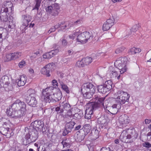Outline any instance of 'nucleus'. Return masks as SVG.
Returning <instances> with one entry per match:
<instances>
[{
    "label": "nucleus",
    "mask_w": 151,
    "mask_h": 151,
    "mask_svg": "<svg viewBox=\"0 0 151 151\" xmlns=\"http://www.w3.org/2000/svg\"><path fill=\"white\" fill-rule=\"evenodd\" d=\"M70 132L71 131L70 130L65 128V129L64 130L63 133V136H65L66 134Z\"/></svg>",
    "instance_id": "obj_59"
},
{
    "label": "nucleus",
    "mask_w": 151,
    "mask_h": 151,
    "mask_svg": "<svg viewBox=\"0 0 151 151\" xmlns=\"http://www.w3.org/2000/svg\"><path fill=\"white\" fill-rule=\"evenodd\" d=\"M98 105H89L88 104L86 106L85 110V118L87 119H90L91 118V116L93 114L94 110L97 109Z\"/></svg>",
    "instance_id": "obj_11"
},
{
    "label": "nucleus",
    "mask_w": 151,
    "mask_h": 151,
    "mask_svg": "<svg viewBox=\"0 0 151 151\" xmlns=\"http://www.w3.org/2000/svg\"><path fill=\"white\" fill-rule=\"evenodd\" d=\"M142 145L143 147L150 148L151 147V144L148 142H145L142 144Z\"/></svg>",
    "instance_id": "obj_52"
},
{
    "label": "nucleus",
    "mask_w": 151,
    "mask_h": 151,
    "mask_svg": "<svg viewBox=\"0 0 151 151\" xmlns=\"http://www.w3.org/2000/svg\"><path fill=\"white\" fill-rule=\"evenodd\" d=\"M86 135L83 133H81L80 131L77 132L75 134L74 137L77 142H81L84 138Z\"/></svg>",
    "instance_id": "obj_19"
},
{
    "label": "nucleus",
    "mask_w": 151,
    "mask_h": 151,
    "mask_svg": "<svg viewBox=\"0 0 151 151\" xmlns=\"http://www.w3.org/2000/svg\"><path fill=\"white\" fill-rule=\"evenodd\" d=\"M29 24L28 23H25L23 22V23L22 25L20 27V29L22 31H23L22 32H24L25 30L27 29V27L28 26Z\"/></svg>",
    "instance_id": "obj_42"
},
{
    "label": "nucleus",
    "mask_w": 151,
    "mask_h": 151,
    "mask_svg": "<svg viewBox=\"0 0 151 151\" xmlns=\"http://www.w3.org/2000/svg\"><path fill=\"white\" fill-rule=\"evenodd\" d=\"M71 139L69 138L64 139L62 141L61 144L63 145V148L66 149L65 150L62 151H73L70 149L66 150L67 148L70 147L71 144Z\"/></svg>",
    "instance_id": "obj_17"
},
{
    "label": "nucleus",
    "mask_w": 151,
    "mask_h": 151,
    "mask_svg": "<svg viewBox=\"0 0 151 151\" xmlns=\"http://www.w3.org/2000/svg\"><path fill=\"white\" fill-rule=\"evenodd\" d=\"M116 16H112V17L107 19L103 24L102 29L104 31L109 30L114 24Z\"/></svg>",
    "instance_id": "obj_13"
},
{
    "label": "nucleus",
    "mask_w": 151,
    "mask_h": 151,
    "mask_svg": "<svg viewBox=\"0 0 151 151\" xmlns=\"http://www.w3.org/2000/svg\"><path fill=\"white\" fill-rule=\"evenodd\" d=\"M75 124L76 123L73 121L69 122L65 124V128L71 131Z\"/></svg>",
    "instance_id": "obj_25"
},
{
    "label": "nucleus",
    "mask_w": 151,
    "mask_h": 151,
    "mask_svg": "<svg viewBox=\"0 0 151 151\" xmlns=\"http://www.w3.org/2000/svg\"><path fill=\"white\" fill-rule=\"evenodd\" d=\"M91 126L89 124H86L84 125L83 126V131L84 134L87 135L88 133H89L91 129Z\"/></svg>",
    "instance_id": "obj_26"
},
{
    "label": "nucleus",
    "mask_w": 151,
    "mask_h": 151,
    "mask_svg": "<svg viewBox=\"0 0 151 151\" xmlns=\"http://www.w3.org/2000/svg\"><path fill=\"white\" fill-rule=\"evenodd\" d=\"M37 151H47V150L43 146H39V148L37 149Z\"/></svg>",
    "instance_id": "obj_54"
},
{
    "label": "nucleus",
    "mask_w": 151,
    "mask_h": 151,
    "mask_svg": "<svg viewBox=\"0 0 151 151\" xmlns=\"http://www.w3.org/2000/svg\"><path fill=\"white\" fill-rule=\"evenodd\" d=\"M7 35V32L6 30L0 27V42L6 38Z\"/></svg>",
    "instance_id": "obj_22"
},
{
    "label": "nucleus",
    "mask_w": 151,
    "mask_h": 151,
    "mask_svg": "<svg viewBox=\"0 0 151 151\" xmlns=\"http://www.w3.org/2000/svg\"><path fill=\"white\" fill-rule=\"evenodd\" d=\"M52 53H52L50 51L49 52L45 53L43 55V57L45 59L50 58L53 56Z\"/></svg>",
    "instance_id": "obj_38"
},
{
    "label": "nucleus",
    "mask_w": 151,
    "mask_h": 151,
    "mask_svg": "<svg viewBox=\"0 0 151 151\" xmlns=\"http://www.w3.org/2000/svg\"><path fill=\"white\" fill-rule=\"evenodd\" d=\"M81 91L86 92V91L91 92V93H95L96 91V87L91 83H84L82 86Z\"/></svg>",
    "instance_id": "obj_12"
},
{
    "label": "nucleus",
    "mask_w": 151,
    "mask_h": 151,
    "mask_svg": "<svg viewBox=\"0 0 151 151\" xmlns=\"http://www.w3.org/2000/svg\"><path fill=\"white\" fill-rule=\"evenodd\" d=\"M125 48L123 47H121L117 48L115 51V53L116 54H118L120 52H123Z\"/></svg>",
    "instance_id": "obj_45"
},
{
    "label": "nucleus",
    "mask_w": 151,
    "mask_h": 151,
    "mask_svg": "<svg viewBox=\"0 0 151 151\" xmlns=\"http://www.w3.org/2000/svg\"><path fill=\"white\" fill-rule=\"evenodd\" d=\"M54 90L53 86H50L43 89L42 98L46 102H55L54 97H52V95Z\"/></svg>",
    "instance_id": "obj_4"
},
{
    "label": "nucleus",
    "mask_w": 151,
    "mask_h": 151,
    "mask_svg": "<svg viewBox=\"0 0 151 151\" xmlns=\"http://www.w3.org/2000/svg\"><path fill=\"white\" fill-rule=\"evenodd\" d=\"M8 11L7 9L2 8L0 13V18L1 20L4 22L7 21L8 19Z\"/></svg>",
    "instance_id": "obj_16"
},
{
    "label": "nucleus",
    "mask_w": 151,
    "mask_h": 151,
    "mask_svg": "<svg viewBox=\"0 0 151 151\" xmlns=\"http://www.w3.org/2000/svg\"><path fill=\"white\" fill-rule=\"evenodd\" d=\"M84 64L86 65H87L91 63L92 61V59L90 57H86L83 59Z\"/></svg>",
    "instance_id": "obj_33"
},
{
    "label": "nucleus",
    "mask_w": 151,
    "mask_h": 151,
    "mask_svg": "<svg viewBox=\"0 0 151 151\" xmlns=\"http://www.w3.org/2000/svg\"><path fill=\"white\" fill-rule=\"evenodd\" d=\"M138 29V27L137 25L134 26L132 29V31L135 32Z\"/></svg>",
    "instance_id": "obj_63"
},
{
    "label": "nucleus",
    "mask_w": 151,
    "mask_h": 151,
    "mask_svg": "<svg viewBox=\"0 0 151 151\" xmlns=\"http://www.w3.org/2000/svg\"><path fill=\"white\" fill-rule=\"evenodd\" d=\"M53 94L55 97V99H54L55 102L60 100L62 96V93L59 90H58L56 93H53Z\"/></svg>",
    "instance_id": "obj_23"
},
{
    "label": "nucleus",
    "mask_w": 151,
    "mask_h": 151,
    "mask_svg": "<svg viewBox=\"0 0 151 151\" xmlns=\"http://www.w3.org/2000/svg\"><path fill=\"white\" fill-rule=\"evenodd\" d=\"M106 122V120L104 117H100L98 119V124L103 125Z\"/></svg>",
    "instance_id": "obj_40"
},
{
    "label": "nucleus",
    "mask_w": 151,
    "mask_h": 151,
    "mask_svg": "<svg viewBox=\"0 0 151 151\" xmlns=\"http://www.w3.org/2000/svg\"><path fill=\"white\" fill-rule=\"evenodd\" d=\"M117 97L116 98V101L121 106L126 102L128 101L130 96L127 92L119 90L117 92Z\"/></svg>",
    "instance_id": "obj_5"
},
{
    "label": "nucleus",
    "mask_w": 151,
    "mask_h": 151,
    "mask_svg": "<svg viewBox=\"0 0 151 151\" xmlns=\"http://www.w3.org/2000/svg\"><path fill=\"white\" fill-rule=\"evenodd\" d=\"M16 83H17V85L19 87L23 86L25 84L24 83L21 81L19 79H18L16 80Z\"/></svg>",
    "instance_id": "obj_47"
},
{
    "label": "nucleus",
    "mask_w": 151,
    "mask_h": 151,
    "mask_svg": "<svg viewBox=\"0 0 151 151\" xmlns=\"http://www.w3.org/2000/svg\"><path fill=\"white\" fill-rule=\"evenodd\" d=\"M68 43V42L67 40L65 39H63L62 40V45L64 46H66Z\"/></svg>",
    "instance_id": "obj_62"
},
{
    "label": "nucleus",
    "mask_w": 151,
    "mask_h": 151,
    "mask_svg": "<svg viewBox=\"0 0 151 151\" xmlns=\"http://www.w3.org/2000/svg\"><path fill=\"white\" fill-rule=\"evenodd\" d=\"M31 125L35 130H33L31 132L29 131L28 134L26 135L23 140V144L25 145H27L36 141L38 138V132L37 130H38L40 128L44 126V124L41 120L35 121L31 123Z\"/></svg>",
    "instance_id": "obj_2"
},
{
    "label": "nucleus",
    "mask_w": 151,
    "mask_h": 151,
    "mask_svg": "<svg viewBox=\"0 0 151 151\" xmlns=\"http://www.w3.org/2000/svg\"><path fill=\"white\" fill-rule=\"evenodd\" d=\"M64 22H62L60 24L59 23H58L54 27H55L56 29H58L59 27H60V28L61 29V27H62V25H64Z\"/></svg>",
    "instance_id": "obj_56"
},
{
    "label": "nucleus",
    "mask_w": 151,
    "mask_h": 151,
    "mask_svg": "<svg viewBox=\"0 0 151 151\" xmlns=\"http://www.w3.org/2000/svg\"><path fill=\"white\" fill-rule=\"evenodd\" d=\"M12 60H15L20 58L22 55V53L20 52H15L12 53Z\"/></svg>",
    "instance_id": "obj_31"
},
{
    "label": "nucleus",
    "mask_w": 151,
    "mask_h": 151,
    "mask_svg": "<svg viewBox=\"0 0 151 151\" xmlns=\"http://www.w3.org/2000/svg\"><path fill=\"white\" fill-rule=\"evenodd\" d=\"M128 59L126 57H121L118 58L114 63V65L118 69H122L126 66Z\"/></svg>",
    "instance_id": "obj_10"
},
{
    "label": "nucleus",
    "mask_w": 151,
    "mask_h": 151,
    "mask_svg": "<svg viewBox=\"0 0 151 151\" xmlns=\"http://www.w3.org/2000/svg\"><path fill=\"white\" fill-rule=\"evenodd\" d=\"M12 6V4L10 1H7L4 2V3L3 5L2 8H3L5 9H7L8 11V8H11Z\"/></svg>",
    "instance_id": "obj_30"
},
{
    "label": "nucleus",
    "mask_w": 151,
    "mask_h": 151,
    "mask_svg": "<svg viewBox=\"0 0 151 151\" xmlns=\"http://www.w3.org/2000/svg\"><path fill=\"white\" fill-rule=\"evenodd\" d=\"M19 79L21 81H22V82H24V83L25 84L27 81V78L25 75H23L21 76Z\"/></svg>",
    "instance_id": "obj_49"
},
{
    "label": "nucleus",
    "mask_w": 151,
    "mask_h": 151,
    "mask_svg": "<svg viewBox=\"0 0 151 151\" xmlns=\"http://www.w3.org/2000/svg\"><path fill=\"white\" fill-rule=\"evenodd\" d=\"M58 81L61 86L63 89L67 93H69V91L68 86L64 84L63 82L61 81L60 79H58Z\"/></svg>",
    "instance_id": "obj_27"
},
{
    "label": "nucleus",
    "mask_w": 151,
    "mask_h": 151,
    "mask_svg": "<svg viewBox=\"0 0 151 151\" xmlns=\"http://www.w3.org/2000/svg\"><path fill=\"white\" fill-rule=\"evenodd\" d=\"M71 109L70 105L65 101H63L60 103L59 106L55 108V111L59 113H62L64 112L65 113L67 112V114L66 115V117L71 118L72 114L71 113Z\"/></svg>",
    "instance_id": "obj_3"
},
{
    "label": "nucleus",
    "mask_w": 151,
    "mask_h": 151,
    "mask_svg": "<svg viewBox=\"0 0 151 151\" xmlns=\"http://www.w3.org/2000/svg\"><path fill=\"white\" fill-rule=\"evenodd\" d=\"M79 33L78 32V31H75L72 34H71V35H70L68 36L69 38L71 40H74V39L75 37L76 36H78V35H79Z\"/></svg>",
    "instance_id": "obj_41"
},
{
    "label": "nucleus",
    "mask_w": 151,
    "mask_h": 151,
    "mask_svg": "<svg viewBox=\"0 0 151 151\" xmlns=\"http://www.w3.org/2000/svg\"><path fill=\"white\" fill-rule=\"evenodd\" d=\"M93 37L89 32H84L78 35L76 41L82 44H85L87 42H91Z\"/></svg>",
    "instance_id": "obj_7"
},
{
    "label": "nucleus",
    "mask_w": 151,
    "mask_h": 151,
    "mask_svg": "<svg viewBox=\"0 0 151 151\" xmlns=\"http://www.w3.org/2000/svg\"><path fill=\"white\" fill-rule=\"evenodd\" d=\"M112 84L110 80L107 81L103 85L98 86L97 88V90L99 92L105 94L111 89Z\"/></svg>",
    "instance_id": "obj_8"
},
{
    "label": "nucleus",
    "mask_w": 151,
    "mask_h": 151,
    "mask_svg": "<svg viewBox=\"0 0 151 151\" xmlns=\"http://www.w3.org/2000/svg\"><path fill=\"white\" fill-rule=\"evenodd\" d=\"M120 138L122 140V142L126 143L130 142V141L129 139H131V135L130 134L128 135L127 136H123V135L121 134L120 136Z\"/></svg>",
    "instance_id": "obj_28"
},
{
    "label": "nucleus",
    "mask_w": 151,
    "mask_h": 151,
    "mask_svg": "<svg viewBox=\"0 0 151 151\" xmlns=\"http://www.w3.org/2000/svg\"><path fill=\"white\" fill-rule=\"evenodd\" d=\"M119 120L121 124L126 125L129 123V119L127 115H124L119 116Z\"/></svg>",
    "instance_id": "obj_20"
},
{
    "label": "nucleus",
    "mask_w": 151,
    "mask_h": 151,
    "mask_svg": "<svg viewBox=\"0 0 151 151\" xmlns=\"http://www.w3.org/2000/svg\"><path fill=\"white\" fill-rule=\"evenodd\" d=\"M56 30V29L54 27L51 28L48 31V33H51V32H54Z\"/></svg>",
    "instance_id": "obj_64"
},
{
    "label": "nucleus",
    "mask_w": 151,
    "mask_h": 151,
    "mask_svg": "<svg viewBox=\"0 0 151 151\" xmlns=\"http://www.w3.org/2000/svg\"><path fill=\"white\" fill-rule=\"evenodd\" d=\"M54 66L53 63H50L47 65L42 69L41 73L42 74L46 75L47 76L49 77L50 76L49 74L50 70Z\"/></svg>",
    "instance_id": "obj_14"
},
{
    "label": "nucleus",
    "mask_w": 151,
    "mask_h": 151,
    "mask_svg": "<svg viewBox=\"0 0 151 151\" xmlns=\"http://www.w3.org/2000/svg\"><path fill=\"white\" fill-rule=\"evenodd\" d=\"M12 53L6 54L5 57L4 58V61L6 62L9 61L11 60H12Z\"/></svg>",
    "instance_id": "obj_43"
},
{
    "label": "nucleus",
    "mask_w": 151,
    "mask_h": 151,
    "mask_svg": "<svg viewBox=\"0 0 151 151\" xmlns=\"http://www.w3.org/2000/svg\"><path fill=\"white\" fill-rule=\"evenodd\" d=\"M94 98L96 101L95 102H92L88 104L89 105H98L97 109L99 108H103L105 109L106 108H107V105H108V101L105 100V97H100L97 95H95L94 96Z\"/></svg>",
    "instance_id": "obj_6"
},
{
    "label": "nucleus",
    "mask_w": 151,
    "mask_h": 151,
    "mask_svg": "<svg viewBox=\"0 0 151 151\" xmlns=\"http://www.w3.org/2000/svg\"><path fill=\"white\" fill-rule=\"evenodd\" d=\"M54 10H58L59 12V9H60L59 4L57 3H55L52 5Z\"/></svg>",
    "instance_id": "obj_46"
},
{
    "label": "nucleus",
    "mask_w": 151,
    "mask_h": 151,
    "mask_svg": "<svg viewBox=\"0 0 151 151\" xmlns=\"http://www.w3.org/2000/svg\"><path fill=\"white\" fill-rule=\"evenodd\" d=\"M83 115L82 113L80 111H79L78 113H75L74 115L73 118L75 119H79L81 118Z\"/></svg>",
    "instance_id": "obj_39"
},
{
    "label": "nucleus",
    "mask_w": 151,
    "mask_h": 151,
    "mask_svg": "<svg viewBox=\"0 0 151 151\" xmlns=\"http://www.w3.org/2000/svg\"><path fill=\"white\" fill-rule=\"evenodd\" d=\"M39 51H37L36 52H35L32 54V55L31 56V58H36L37 55L39 54Z\"/></svg>",
    "instance_id": "obj_58"
},
{
    "label": "nucleus",
    "mask_w": 151,
    "mask_h": 151,
    "mask_svg": "<svg viewBox=\"0 0 151 151\" xmlns=\"http://www.w3.org/2000/svg\"><path fill=\"white\" fill-rule=\"evenodd\" d=\"M110 149L109 147L106 148L105 147H102L100 151H110Z\"/></svg>",
    "instance_id": "obj_60"
},
{
    "label": "nucleus",
    "mask_w": 151,
    "mask_h": 151,
    "mask_svg": "<svg viewBox=\"0 0 151 151\" xmlns=\"http://www.w3.org/2000/svg\"><path fill=\"white\" fill-rule=\"evenodd\" d=\"M70 61V59L69 58H64L61 60V62L63 63L67 64L68 62Z\"/></svg>",
    "instance_id": "obj_50"
},
{
    "label": "nucleus",
    "mask_w": 151,
    "mask_h": 151,
    "mask_svg": "<svg viewBox=\"0 0 151 151\" xmlns=\"http://www.w3.org/2000/svg\"><path fill=\"white\" fill-rule=\"evenodd\" d=\"M36 1V4L35 6L33 9H36L38 10L39 9V8L41 4V1L42 0H35Z\"/></svg>",
    "instance_id": "obj_44"
},
{
    "label": "nucleus",
    "mask_w": 151,
    "mask_h": 151,
    "mask_svg": "<svg viewBox=\"0 0 151 151\" xmlns=\"http://www.w3.org/2000/svg\"><path fill=\"white\" fill-rule=\"evenodd\" d=\"M24 19L23 20V22L25 23H28L30 22L32 18L31 16L29 15H24L23 16Z\"/></svg>",
    "instance_id": "obj_32"
},
{
    "label": "nucleus",
    "mask_w": 151,
    "mask_h": 151,
    "mask_svg": "<svg viewBox=\"0 0 151 151\" xmlns=\"http://www.w3.org/2000/svg\"><path fill=\"white\" fill-rule=\"evenodd\" d=\"M59 49L57 48L54 50H52L50 52L52 53H53L52 55L53 56L54 55H56L59 52Z\"/></svg>",
    "instance_id": "obj_57"
},
{
    "label": "nucleus",
    "mask_w": 151,
    "mask_h": 151,
    "mask_svg": "<svg viewBox=\"0 0 151 151\" xmlns=\"http://www.w3.org/2000/svg\"><path fill=\"white\" fill-rule=\"evenodd\" d=\"M121 107L120 104L117 103L116 104H114L111 106L108 107L109 109H107L108 107L107 106V108H106L105 110H107L111 114H114L117 113L119 109L121 108ZM104 109L105 110V109Z\"/></svg>",
    "instance_id": "obj_15"
},
{
    "label": "nucleus",
    "mask_w": 151,
    "mask_h": 151,
    "mask_svg": "<svg viewBox=\"0 0 151 151\" xmlns=\"http://www.w3.org/2000/svg\"><path fill=\"white\" fill-rule=\"evenodd\" d=\"M83 93V97L86 99H90L92 97L93 94L94 93H91V92L86 91V92H82Z\"/></svg>",
    "instance_id": "obj_29"
},
{
    "label": "nucleus",
    "mask_w": 151,
    "mask_h": 151,
    "mask_svg": "<svg viewBox=\"0 0 151 151\" xmlns=\"http://www.w3.org/2000/svg\"><path fill=\"white\" fill-rule=\"evenodd\" d=\"M111 77V78H114L116 77L118 75L117 72L114 68H112V71L110 73Z\"/></svg>",
    "instance_id": "obj_36"
},
{
    "label": "nucleus",
    "mask_w": 151,
    "mask_h": 151,
    "mask_svg": "<svg viewBox=\"0 0 151 151\" xmlns=\"http://www.w3.org/2000/svg\"><path fill=\"white\" fill-rule=\"evenodd\" d=\"M47 130V128L44 125L41 128H40V129L38 131H40V132H41L43 133H44L45 132H46Z\"/></svg>",
    "instance_id": "obj_55"
},
{
    "label": "nucleus",
    "mask_w": 151,
    "mask_h": 151,
    "mask_svg": "<svg viewBox=\"0 0 151 151\" xmlns=\"http://www.w3.org/2000/svg\"><path fill=\"white\" fill-rule=\"evenodd\" d=\"M57 74L58 76L61 78H63V77L64 74L60 72H57Z\"/></svg>",
    "instance_id": "obj_61"
},
{
    "label": "nucleus",
    "mask_w": 151,
    "mask_h": 151,
    "mask_svg": "<svg viewBox=\"0 0 151 151\" xmlns=\"http://www.w3.org/2000/svg\"><path fill=\"white\" fill-rule=\"evenodd\" d=\"M64 22L65 23L64 24V26L61 27L62 29H64L67 27H69L71 26L70 25V22L68 21L66 22Z\"/></svg>",
    "instance_id": "obj_48"
},
{
    "label": "nucleus",
    "mask_w": 151,
    "mask_h": 151,
    "mask_svg": "<svg viewBox=\"0 0 151 151\" xmlns=\"http://www.w3.org/2000/svg\"><path fill=\"white\" fill-rule=\"evenodd\" d=\"M85 64L82 59L81 60L78 61L76 63V66L78 67H83L84 66Z\"/></svg>",
    "instance_id": "obj_37"
},
{
    "label": "nucleus",
    "mask_w": 151,
    "mask_h": 151,
    "mask_svg": "<svg viewBox=\"0 0 151 151\" xmlns=\"http://www.w3.org/2000/svg\"><path fill=\"white\" fill-rule=\"evenodd\" d=\"M35 91L32 89L28 90L27 92V95L29 96L30 97L35 96Z\"/></svg>",
    "instance_id": "obj_34"
},
{
    "label": "nucleus",
    "mask_w": 151,
    "mask_h": 151,
    "mask_svg": "<svg viewBox=\"0 0 151 151\" xmlns=\"http://www.w3.org/2000/svg\"><path fill=\"white\" fill-rule=\"evenodd\" d=\"M25 65V62L24 61L22 60L20 62L18 66L20 68H22Z\"/></svg>",
    "instance_id": "obj_53"
},
{
    "label": "nucleus",
    "mask_w": 151,
    "mask_h": 151,
    "mask_svg": "<svg viewBox=\"0 0 151 151\" xmlns=\"http://www.w3.org/2000/svg\"><path fill=\"white\" fill-rule=\"evenodd\" d=\"M0 84H2L4 88L7 91L12 90L13 87L10 83V81L9 80V77L7 76H4L2 77L0 80Z\"/></svg>",
    "instance_id": "obj_9"
},
{
    "label": "nucleus",
    "mask_w": 151,
    "mask_h": 151,
    "mask_svg": "<svg viewBox=\"0 0 151 151\" xmlns=\"http://www.w3.org/2000/svg\"><path fill=\"white\" fill-rule=\"evenodd\" d=\"M26 105L24 103L17 100L7 109L6 114L14 119H18L25 115L26 113Z\"/></svg>",
    "instance_id": "obj_1"
},
{
    "label": "nucleus",
    "mask_w": 151,
    "mask_h": 151,
    "mask_svg": "<svg viewBox=\"0 0 151 151\" xmlns=\"http://www.w3.org/2000/svg\"><path fill=\"white\" fill-rule=\"evenodd\" d=\"M46 9L47 14H51L54 16H57L59 13L58 10H54L52 5L48 6Z\"/></svg>",
    "instance_id": "obj_21"
},
{
    "label": "nucleus",
    "mask_w": 151,
    "mask_h": 151,
    "mask_svg": "<svg viewBox=\"0 0 151 151\" xmlns=\"http://www.w3.org/2000/svg\"><path fill=\"white\" fill-rule=\"evenodd\" d=\"M130 52L132 54H135L137 53H139L141 51V50L139 48L133 47L130 49Z\"/></svg>",
    "instance_id": "obj_35"
},
{
    "label": "nucleus",
    "mask_w": 151,
    "mask_h": 151,
    "mask_svg": "<svg viewBox=\"0 0 151 151\" xmlns=\"http://www.w3.org/2000/svg\"><path fill=\"white\" fill-rule=\"evenodd\" d=\"M15 23L13 21L10 22L9 21V23L8 25V28H13L14 27Z\"/></svg>",
    "instance_id": "obj_51"
},
{
    "label": "nucleus",
    "mask_w": 151,
    "mask_h": 151,
    "mask_svg": "<svg viewBox=\"0 0 151 151\" xmlns=\"http://www.w3.org/2000/svg\"><path fill=\"white\" fill-rule=\"evenodd\" d=\"M9 128L7 127L5 123L1 127H0V133L3 135L7 136V134H10Z\"/></svg>",
    "instance_id": "obj_18"
},
{
    "label": "nucleus",
    "mask_w": 151,
    "mask_h": 151,
    "mask_svg": "<svg viewBox=\"0 0 151 151\" xmlns=\"http://www.w3.org/2000/svg\"><path fill=\"white\" fill-rule=\"evenodd\" d=\"M35 97L33 96L31 97L28 102L27 101V100L26 99V100L29 105L33 107H35L36 105L37 104V101L35 99Z\"/></svg>",
    "instance_id": "obj_24"
}]
</instances>
